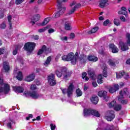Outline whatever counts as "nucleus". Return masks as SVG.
I'll return each mask as SVG.
<instances>
[{"instance_id":"de8ad7c7","label":"nucleus","mask_w":130,"mask_h":130,"mask_svg":"<svg viewBox=\"0 0 130 130\" xmlns=\"http://www.w3.org/2000/svg\"><path fill=\"white\" fill-rule=\"evenodd\" d=\"M81 4L79 3L76 5L73 8L76 11V10H77V9H80V8H81Z\"/></svg>"},{"instance_id":"aec40b11","label":"nucleus","mask_w":130,"mask_h":130,"mask_svg":"<svg viewBox=\"0 0 130 130\" xmlns=\"http://www.w3.org/2000/svg\"><path fill=\"white\" fill-rule=\"evenodd\" d=\"M35 79V74L31 73V74H29L28 76L26 77L25 80L26 81V82H32V81H34Z\"/></svg>"},{"instance_id":"f3484780","label":"nucleus","mask_w":130,"mask_h":130,"mask_svg":"<svg viewBox=\"0 0 130 130\" xmlns=\"http://www.w3.org/2000/svg\"><path fill=\"white\" fill-rule=\"evenodd\" d=\"M108 63L110 67L115 68L116 64H118V63H119V62L115 59H109Z\"/></svg>"},{"instance_id":"09e8293b","label":"nucleus","mask_w":130,"mask_h":130,"mask_svg":"<svg viewBox=\"0 0 130 130\" xmlns=\"http://www.w3.org/2000/svg\"><path fill=\"white\" fill-rule=\"evenodd\" d=\"M129 78V75H128V74L127 73H124V79H125V80H128V79Z\"/></svg>"},{"instance_id":"3c124183","label":"nucleus","mask_w":130,"mask_h":130,"mask_svg":"<svg viewBox=\"0 0 130 130\" xmlns=\"http://www.w3.org/2000/svg\"><path fill=\"white\" fill-rule=\"evenodd\" d=\"M32 38L34 40H38V39H39V36H38V35H33L32 36Z\"/></svg>"},{"instance_id":"f8f14e48","label":"nucleus","mask_w":130,"mask_h":130,"mask_svg":"<svg viewBox=\"0 0 130 130\" xmlns=\"http://www.w3.org/2000/svg\"><path fill=\"white\" fill-rule=\"evenodd\" d=\"M27 95L31 97L32 99H38L39 98V94L36 90L29 91L27 93Z\"/></svg>"},{"instance_id":"052dcab7","label":"nucleus","mask_w":130,"mask_h":130,"mask_svg":"<svg viewBox=\"0 0 130 130\" xmlns=\"http://www.w3.org/2000/svg\"><path fill=\"white\" fill-rule=\"evenodd\" d=\"M55 30H54V29L53 28H50L48 29V33H49V34H51V33H53V32H54Z\"/></svg>"},{"instance_id":"6e6552de","label":"nucleus","mask_w":130,"mask_h":130,"mask_svg":"<svg viewBox=\"0 0 130 130\" xmlns=\"http://www.w3.org/2000/svg\"><path fill=\"white\" fill-rule=\"evenodd\" d=\"M48 83L50 86L53 87L56 85V79H55V75L51 73L47 77Z\"/></svg>"},{"instance_id":"2eb2a0df","label":"nucleus","mask_w":130,"mask_h":130,"mask_svg":"<svg viewBox=\"0 0 130 130\" xmlns=\"http://www.w3.org/2000/svg\"><path fill=\"white\" fill-rule=\"evenodd\" d=\"M7 126L9 129H13V125L16 124V121L12 118L7 120Z\"/></svg>"},{"instance_id":"a18cd8bd","label":"nucleus","mask_w":130,"mask_h":130,"mask_svg":"<svg viewBox=\"0 0 130 130\" xmlns=\"http://www.w3.org/2000/svg\"><path fill=\"white\" fill-rule=\"evenodd\" d=\"M110 20H109V19H107L103 22V25L104 26H107V25H108V24H110Z\"/></svg>"},{"instance_id":"bb28decb","label":"nucleus","mask_w":130,"mask_h":130,"mask_svg":"<svg viewBox=\"0 0 130 130\" xmlns=\"http://www.w3.org/2000/svg\"><path fill=\"white\" fill-rule=\"evenodd\" d=\"M4 93L5 94H8L10 92L11 90V87H10V85L8 84H5L4 86Z\"/></svg>"},{"instance_id":"2f4dec72","label":"nucleus","mask_w":130,"mask_h":130,"mask_svg":"<svg viewBox=\"0 0 130 130\" xmlns=\"http://www.w3.org/2000/svg\"><path fill=\"white\" fill-rule=\"evenodd\" d=\"M125 73V72L124 71H121L119 72L118 75H117V73H116L117 79H121V78H122V77L124 76Z\"/></svg>"},{"instance_id":"69168bd1","label":"nucleus","mask_w":130,"mask_h":130,"mask_svg":"<svg viewBox=\"0 0 130 130\" xmlns=\"http://www.w3.org/2000/svg\"><path fill=\"white\" fill-rule=\"evenodd\" d=\"M92 85L93 86V87L94 88H95V87H97V86H98V85H97V83L96 82H93Z\"/></svg>"},{"instance_id":"0e129e2a","label":"nucleus","mask_w":130,"mask_h":130,"mask_svg":"<svg viewBox=\"0 0 130 130\" xmlns=\"http://www.w3.org/2000/svg\"><path fill=\"white\" fill-rule=\"evenodd\" d=\"M61 55H60V54H58L56 56L55 60H57L58 59H59L60 58Z\"/></svg>"},{"instance_id":"864d4df0","label":"nucleus","mask_w":130,"mask_h":130,"mask_svg":"<svg viewBox=\"0 0 130 130\" xmlns=\"http://www.w3.org/2000/svg\"><path fill=\"white\" fill-rule=\"evenodd\" d=\"M5 50H6V49L5 48H0V55H2V54H4V53H5Z\"/></svg>"},{"instance_id":"5701e85b","label":"nucleus","mask_w":130,"mask_h":130,"mask_svg":"<svg viewBox=\"0 0 130 130\" xmlns=\"http://www.w3.org/2000/svg\"><path fill=\"white\" fill-rule=\"evenodd\" d=\"M88 74L90 79L93 80V81L96 80V75L95 74V71L90 70L88 72Z\"/></svg>"},{"instance_id":"423d86ee","label":"nucleus","mask_w":130,"mask_h":130,"mask_svg":"<svg viewBox=\"0 0 130 130\" xmlns=\"http://www.w3.org/2000/svg\"><path fill=\"white\" fill-rule=\"evenodd\" d=\"M35 46H36L35 43L28 42L24 44V49L27 52L31 53L35 49Z\"/></svg>"},{"instance_id":"f257e3e1","label":"nucleus","mask_w":130,"mask_h":130,"mask_svg":"<svg viewBox=\"0 0 130 130\" xmlns=\"http://www.w3.org/2000/svg\"><path fill=\"white\" fill-rule=\"evenodd\" d=\"M59 71H60V72ZM55 73L58 78H61V76L63 75V80H66V81L69 80V78H71V77H72V74H73V72H72V71H69L68 68L66 67H61L60 68L59 70H55Z\"/></svg>"},{"instance_id":"1a4fd4ad","label":"nucleus","mask_w":130,"mask_h":130,"mask_svg":"<svg viewBox=\"0 0 130 130\" xmlns=\"http://www.w3.org/2000/svg\"><path fill=\"white\" fill-rule=\"evenodd\" d=\"M43 52H45L46 54H48V53H50V52H51V49L47 48L45 45H44L42 46V48L39 49L37 54L38 55H41Z\"/></svg>"},{"instance_id":"39448f33","label":"nucleus","mask_w":130,"mask_h":130,"mask_svg":"<svg viewBox=\"0 0 130 130\" xmlns=\"http://www.w3.org/2000/svg\"><path fill=\"white\" fill-rule=\"evenodd\" d=\"M83 114L84 116L93 115V116H95L96 117H100V114L98 111L91 109H84L83 110Z\"/></svg>"},{"instance_id":"c9c22d12","label":"nucleus","mask_w":130,"mask_h":130,"mask_svg":"<svg viewBox=\"0 0 130 130\" xmlns=\"http://www.w3.org/2000/svg\"><path fill=\"white\" fill-rule=\"evenodd\" d=\"M116 105V102L115 101H112L111 103L109 104V108H112V107H115Z\"/></svg>"},{"instance_id":"a19ab883","label":"nucleus","mask_w":130,"mask_h":130,"mask_svg":"<svg viewBox=\"0 0 130 130\" xmlns=\"http://www.w3.org/2000/svg\"><path fill=\"white\" fill-rule=\"evenodd\" d=\"M126 38L127 39V44H128V45H129V46H130V34L129 33H127L126 34Z\"/></svg>"},{"instance_id":"49530a36","label":"nucleus","mask_w":130,"mask_h":130,"mask_svg":"<svg viewBox=\"0 0 130 130\" xmlns=\"http://www.w3.org/2000/svg\"><path fill=\"white\" fill-rule=\"evenodd\" d=\"M25 0H16L15 4L16 5H21Z\"/></svg>"},{"instance_id":"f03ea898","label":"nucleus","mask_w":130,"mask_h":130,"mask_svg":"<svg viewBox=\"0 0 130 130\" xmlns=\"http://www.w3.org/2000/svg\"><path fill=\"white\" fill-rule=\"evenodd\" d=\"M57 9L58 11L53 15L54 18H59L67 10L65 7H62V2L60 0H57Z\"/></svg>"},{"instance_id":"cd10ccee","label":"nucleus","mask_w":130,"mask_h":130,"mask_svg":"<svg viewBox=\"0 0 130 130\" xmlns=\"http://www.w3.org/2000/svg\"><path fill=\"white\" fill-rule=\"evenodd\" d=\"M108 2V0H101L99 6L102 8L105 7V5Z\"/></svg>"},{"instance_id":"6ab92c4d","label":"nucleus","mask_w":130,"mask_h":130,"mask_svg":"<svg viewBox=\"0 0 130 130\" xmlns=\"http://www.w3.org/2000/svg\"><path fill=\"white\" fill-rule=\"evenodd\" d=\"M109 47L110 49H111L112 52L113 53H117V52H118V48L117 47H116V46H115V45L113 44H110L109 45Z\"/></svg>"},{"instance_id":"393cba45","label":"nucleus","mask_w":130,"mask_h":130,"mask_svg":"<svg viewBox=\"0 0 130 130\" xmlns=\"http://www.w3.org/2000/svg\"><path fill=\"white\" fill-rule=\"evenodd\" d=\"M87 59L88 57H87V55L85 54H81L80 55L79 60H80V61L85 63L86 62Z\"/></svg>"},{"instance_id":"ea45409f","label":"nucleus","mask_w":130,"mask_h":130,"mask_svg":"<svg viewBox=\"0 0 130 130\" xmlns=\"http://www.w3.org/2000/svg\"><path fill=\"white\" fill-rule=\"evenodd\" d=\"M114 24L116 26H119V25H120V22H119V19L115 18L114 19Z\"/></svg>"},{"instance_id":"4468645a","label":"nucleus","mask_w":130,"mask_h":130,"mask_svg":"<svg viewBox=\"0 0 130 130\" xmlns=\"http://www.w3.org/2000/svg\"><path fill=\"white\" fill-rule=\"evenodd\" d=\"M119 47L121 48L122 51H126L129 49L128 46L121 41L119 42Z\"/></svg>"},{"instance_id":"7c9ffc66","label":"nucleus","mask_w":130,"mask_h":130,"mask_svg":"<svg viewBox=\"0 0 130 130\" xmlns=\"http://www.w3.org/2000/svg\"><path fill=\"white\" fill-rule=\"evenodd\" d=\"M16 78L17 79H18L19 81H22V80H23V73L22 72L19 71L17 73Z\"/></svg>"},{"instance_id":"6e6d98bb","label":"nucleus","mask_w":130,"mask_h":130,"mask_svg":"<svg viewBox=\"0 0 130 130\" xmlns=\"http://www.w3.org/2000/svg\"><path fill=\"white\" fill-rule=\"evenodd\" d=\"M76 10L73 8L71 10H70L69 13H68V15H72V14H74L75 13V11Z\"/></svg>"},{"instance_id":"412c9836","label":"nucleus","mask_w":130,"mask_h":130,"mask_svg":"<svg viewBox=\"0 0 130 130\" xmlns=\"http://www.w3.org/2000/svg\"><path fill=\"white\" fill-rule=\"evenodd\" d=\"M13 88L16 93H23L24 92V88L22 86H14Z\"/></svg>"},{"instance_id":"b1692460","label":"nucleus","mask_w":130,"mask_h":130,"mask_svg":"<svg viewBox=\"0 0 130 130\" xmlns=\"http://www.w3.org/2000/svg\"><path fill=\"white\" fill-rule=\"evenodd\" d=\"M87 59L89 61H92L93 62H96V61H98V57L90 55L87 56Z\"/></svg>"},{"instance_id":"0eeeda50","label":"nucleus","mask_w":130,"mask_h":130,"mask_svg":"<svg viewBox=\"0 0 130 130\" xmlns=\"http://www.w3.org/2000/svg\"><path fill=\"white\" fill-rule=\"evenodd\" d=\"M74 84L71 83L67 89V88H61V90L63 95H66V93H67L68 97H71V95L73 94V92H74Z\"/></svg>"},{"instance_id":"72a5a7b5","label":"nucleus","mask_w":130,"mask_h":130,"mask_svg":"<svg viewBox=\"0 0 130 130\" xmlns=\"http://www.w3.org/2000/svg\"><path fill=\"white\" fill-rule=\"evenodd\" d=\"M39 19H40V15L36 14L34 16L33 18L31 20L32 21H34L35 22H38V21H39Z\"/></svg>"},{"instance_id":"603ef678","label":"nucleus","mask_w":130,"mask_h":130,"mask_svg":"<svg viewBox=\"0 0 130 130\" xmlns=\"http://www.w3.org/2000/svg\"><path fill=\"white\" fill-rule=\"evenodd\" d=\"M50 126L51 127V130H54L55 129V127H56V126L53 124V123H51Z\"/></svg>"},{"instance_id":"8fccbe9b","label":"nucleus","mask_w":130,"mask_h":130,"mask_svg":"<svg viewBox=\"0 0 130 130\" xmlns=\"http://www.w3.org/2000/svg\"><path fill=\"white\" fill-rule=\"evenodd\" d=\"M36 89H37V87H36V85L35 84L31 85L30 90H36Z\"/></svg>"},{"instance_id":"4c0bfd02","label":"nucleus","mask_w":130,"mask_h":130,"mask_svg":"<svg viewBox=\"0 0 130 130\" xmlns=\"http://www.w3.org/2000/svg\"><path fill=\"white\" fill-rule=\"evenodd\" d=\"M121 105H117L114 107V110L116 111H119V110H121Z\"/></svg>"},{"instance_id":"13d9d810","label":"nucleus","mask_w":130,"mask_h":130,"mask_svg":"<svg viewBox=\"0 0 130 130\" xmlns=\"http://www.w3.org/2000/svg\"><path fill=\"white\" fill-rule=\"evenodd\" d=\"M7 18L8 20V22L12 23V15H9Z\"/></svg>"},{"instance_id":"338daca9","label":"nucleus","mask_w":130,"mask_h":130,"mask_svg":"<svg viewBox=\"0 0 130 130\" xmlns=\"http://www.w3.org/2000/svg\"><path fill=\"white\" fill-rule=\"evenodd\" d=\"M5 17V14L4 13L0 14V19H3Z\"/></svg>"},{"instance_id":"a878e982","label":"nucleus","mask_w":130,"mask_h":130,"mask_svg":"<svg viewBox=\"0 0 130 130\" xmlns=\"http://www.w3.org/2000/svg\"><path fill=\"white\" fill-rule=\"evenodd\" d=\"M90 101L93 104H97L98 103V102L99 101V98L97 96H92V98L90 99Z\"/></svg>"},{"instance_id":"a211bd4d","label":"nucleus","mask_w":130,"mask_h":130,"mask_svg":"<svg viewBox=\"0 0 130 130\" xmlns=\"http://www.w3.org/2000/svg\"><path fill=\"white\" fill-rule=\"evenodd\" d=\"M3 70L5 73H9L11 68H10V64L7 61L3 62Z\"/></svg>"},{"instance_id":"58836bf2","label":"nucleus","mask_w":130,"mask_h":130,"mask_svg":"<svg viewBox=\"0 0 130 130\" xmlns=\"http://www.w3.org/2000/svg\"><path fill=\"white\" fill-rule=\"evenodd\" d=\"M18 50H19V45H17L15 47V49L13 51V55H16L18 53Z\"/></svg>"},{"instance_id":"bf43d9fd","label":"nucleus","mask_w":130,"mask_h":130,"mask_svg":"<svg viewBox=\"0 0 130 130\" xmlns=\"http://www.w3.org/2000/svg\"><path fill=\"white\" fill-rule=\"evenodd\" d=\"M33 118V115L32 114H29L28 116L26 117V120H29L30 118Z\"/></svg>"},{"instance_id":"680f3d73","label":"nucleus","mask_w":130,"mask_h":130,"mask_svg":"<svg viewBox=\"0 0 130 130\" xmlns=\"http://www.w3.org/2000/svg\"><path fill=\"white\" fill-rule=\"evenodd\" d=\"M70 36L71 39H74V38H75V33L74 32L71 33Z\"/></svg>"},{"instance_id":"4d7b16f0","label":"nucleus","mask_w":130,"mask_h":130,"mask_svg":"<svg viewBox=\"0 0 130 130\" xmlns=\"http://www.w3.org/2000/svg\"><path fill=\"white\" fill-rule=\"evenodd\" d=\"M121 104L124 105L125 104H127V100H123L121 101Z\"/></svg>"},{"instance_id":"9b49d317","label":"nucleus","mask_w":130,"mask_h":130,"mask_svg":"<svg viewBox=\"0 0 130 130\" xmlns=\"http://www.w3.org/2000/svg\"><path fill=\"white\" fill-rule=\"evenodd\" d=\"M98 95L99 97H103V100L108 102V96H107V92L106 91L100 90L99 91Z\"/></svg>"},{"instance_id":"c756f323","label":"nucleus","mask_w":130,"mask_h":130,"mask_svg":"<svg viewBox=\"0 0 130 130\" xmlns=\"http://www.w3.org/2000/svg\"><path fill=\"white\" fill-rule=\"evenodd\" d=\"M50 19H51L50 17H47L45 18L42 23L41 24V25L45 26V25H46L48 23V22L50 21Z\"/></svg>"},{"instance_id":"20e7f679","label":"nucleus","mask_w":130,"mask_h":130,"mask_svg":"<svg viewBox=\"0 0 130 130\" xmlns=\"http://www.w3.org/2000/svg\"><path fill=\"white\" fill-rule=\"evenodd\" d=\"M62 60L65 61H71L72 64H76L78 57L75 56V54L73 52L69 53L67 55H64L62 57Z\"/></svg>"},{"instance_id":"7ed1b4c3","label":"nucleus","mask_w":130,"mask_h":130,"mask_svg":"<svg viewBox=\"0 0 130 130\" xmlns=\"http://www.w3.org/2000/svg\"><path fill=\"white\" fill-rule=\"evenodd\" d=\"M102 69L103 70L102 74H100L97 78V83L99 84V85H101V84L103 83V79L104 77L107 78V77H108L106 64H103L102 66Z\"/></svg>"},{"instance_id":"ddd939ff","label":"nucleus","mask_w":130,"mask_h":130,"mask_svg":"<svg viewBox=\"0 0 130 130\" xmlns=\"http://www.w3.org/2000/svg\"><path fill=\"white\" fill-rule=\"evenodd\" d=\"M118 90H119V85L117 84H114L113 86L109 88V92L110 94H113V93H115Z\"/></svg>"},{"instance_id":"37998d69","label":"nucleus","mask_w":130,"mask_h":130,"mask_svg":"<svg viewBox=\"0 0 130 130\" xmlns=\"http://www.w3.org/2000/svg\"><path fill=\"white\" fill-rule=\"evenodd\" d=\"M50 61H51V56H50L47 58V59L45 62V63L46 64H49V63H50Z\"/></svg>"},{"instance_id":"dca6fc26","label":"nucleus","mask_w":130,"mask_h":130,"mask_svg":"<svg viewBox=\"0 0 130 130\" xmlns=\"http://www.w3.org/2000/svg\"><path fill=\"white\" fill-rule=\"evenodd\" d=\"M119 94L120 95L118 98V100L119 101H121V99L124 98L123 96H126L127 94V88H124L123 91H120Z\"/></svg>"},{"instance_id":"473e14b6","label":"nucleus","mask_w":130,"mask_h":130,"mask_svg":"<svg viewBox=\"0 0 130 130\" xmlns=\"http://www.w3.org/2000/svg\"><path fill=\"white\" fill-rule=\"evenodd\" d=\"M82 78L83 80H84L85 82H88L89 81V77L87 76V73H82Z\"/></svg>"},{"instance_id":"9d476101","label":"nucleus","mask_w":130,"mask_h":130,"mask_svg":"<svg viewBox=\"0 0 130 130\" xmlns=\"http://www.w3.org/2000/svg\"><path fill=\"white\" fill-rule=\"evenodd\" d=\"M115 117V115L114 114V112L113 111H108L106 113V115L105 118L108 120V121H111L114 119Z\"/></svg>"},{"instance_id":"e2e57ef3","label":"nucleus","mask_w":130,"mask_h":130,"mask_svg":"<svg viewBox=\"0 0 130 130\" xmlns=\"http://www.w3.org/2000/svg\"><path fill=\"white\" fill-rule=\"evenodd\" d=\"M120 20H121L122 22H125V17H124V16H121L120 17Z\"/></svg>"},{"instance_id":"f704fd0d","label":"nucleus","mask_w":130,"mask_h":130,"mask_svg":"<svg viewBox=\"0 0 130 130\" xmlns=\"http://www.w3.org/2000/svg\"><path fill=\"white\" fill-rule=\"evenodd\" d=\"M76 93L77 94V97H81V96L83 95V92H82L80 88H78L76 89Z\"/></svg>"},{"instance_id":"774afa93","label":"nucleus","mask_w":130,"mask_h":130,"mask_svg":"<svg viewBox=\"0 0 130 130\" xmlns=\"http://www.w3.org/2000/svg\"><path fill=\"white\" fill-rule=\"evenodd\" d=\"M126 64H130V58L126 60Z\"/></svg>"},{"instance_id":"e433bc0d","label":"nucleus","mask_w":130,"mask_h":130,"mask_svg":"<svg viewBox=\"0 0 130 130\" xmlns=\"http://www.w3.org/2000/svg\"><path fill=\"white\" fill-rule=\"evenodd\" d=\"M64 29L67 30H71V24L69 22H66L64 24Z\"/></svg>"},{"instance_id":"5fc2aeb1","label":"nucleus","mask_w":130,"mask_h":130,"mask_svg":"<svg viewBox=\"0 0 130 130\" xmlns=\"http://www.w3.org/2000/svg\"><path fill=\"white\" fill-rule=\"evenodd\" d=\"M60 39L62 41H68V37H61Z\"/></svg>"},{"instance_id":"79ce46f5","label":"nucleus","mask_w":130,"mask_h":130,"mask_svg":"<svg viewBox=\"0 0 130 130\" xmlns=\"http://www.w3.org/2000/svg\"><path fill=\"white\" fill-rule=\"evenodd\" d=\"M7 27V24H6V22L4 21L1 24H0L1 29H5Z\"/></svg>"},{"instance_id":"c85d7f7f","label":"nucleus","mask_w":130,"mask_h":130,"mask_svg":"<svg viewBox=\"0 0 130 130\" xmlns=\"http://www.w3.org/2000/svg\"><path fill=\"white\" fill-rule=\"evenodd\" d=\"M99 30V27L98 26H95L94 27H93L91 30L87 31L88 34H93V33H96L97 31Z\"/></svg>"},{"instance_id":"4be33fe9","label":"nucleus","mask_w":130,"mask_h":130,"mask_svg":"<svg viewBox=\"0 0 130 130\" xmlns=\"http://www.w3.org/2000/svg\"><path fill=\"white\" fill-rule=\"evenodd\" d=\"M118 15H124V16L126 17V16H127V11L126 8H125V7H122L121 8V10L118 11Z\"/></svg>"},{"instance_id":"c03bdc74","label":"nucleus","mask_w":130,"mask_h":130,"mask_svg":"<svg viewBox=\"0 0 130 130\" xmlns=\"http://www.w3.org/2000/svg\"><path fill=\"white\" fill-rule=\"evenodd\" d=\"M47 29H48V27L47 26L43 28H40L38 30V32L39 33H43V32H45V31H46Z\"/></svg>"}]
</instances>
